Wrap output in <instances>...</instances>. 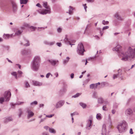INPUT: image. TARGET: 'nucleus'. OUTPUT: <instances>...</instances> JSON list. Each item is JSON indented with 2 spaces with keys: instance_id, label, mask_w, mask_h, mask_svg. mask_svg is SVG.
I'll return each mask as SVG.
<instances>
[{
  "instance_id": "nucleus-1",
  "label": "nucleus",
  "mask_w": 135,
  "mask_h": 135,
  "mask_svg": "<svg viewBox=\"0 0 135 135\" xmlns=\"http://www.w3.org/2000/svg\"><path fill=\"white\" fill-rule=\"evenodd\" d=\"M121 47L119 45H117L113 48V50L117 51L119 54L123 55L121 60L124 61H127L128 59L130 60L135 58V48L134 49L129 47L127 51L125 53L122 52L121 50Z\"/></svg>"
},
{
  "instance_id": "nucleus-2",
  "label": "nucleus",
  "mask_w": 135,
  "mask_h": 135,
  "mask_svg": "<svg viewBox=\"0 0 135 135\" xmlns=\"http://www.w3.org/2000/svg\"><path fill=\"white\" fill-rule=\"evenodd\" d=\"M128 124L124 121L119 123L117 126V128L119 133L125 132L127 129Z\"/></svg>"
},
{
  "instance_id": "nucleus-3",
  "label": "nucleus",
  "mask_w": 135,
  "mask_h": 135,
  "mask_svg": "<svg viewBox=\"0 0 135 135\" xmlns=\"http://www.w3.org/2000/svg\"><path fill=\"white\" fill-rule=\"evenodd\" d=\"M41 60L38 56H36L34 59L32 67L35 70H37L39 67Z\"/></svg>"
},
{
  "instance_id": "nucleus-4",
  "label": "nucleus",
  "mask_w": 135,
  "mask_h": 135,
  "mask_svg": "<svg viewBox=\"0 0 135 135\" xmlns=\"http://www.w3.org/2000/svg\"><path fill=\"white\" fill-rule=\"evenodd\" d=\"M44 6L47 9H44L42 11H38V12L42 15H45L47 13H50V9L49 7L47 5V3L46 2H43Z\"/></svg>"
},
{
  "instance_id": "nucleus-5",
  "label": "nucleus",
  "mask_w": 135,
  "mask_h": 135,
  "mask_svg": "<svg viewBox=\"0 0 135 135\" xmlns=\"http://www.w3.org/2000/svg\"><path fill=\"white\" fill-rule=\"evenodd\" d=\"M84 51L83 45L81 43L79 44L77 48V52L80 55H83Z\"/></svg>"
},
{
  "instance_id": "nucleus-6",
  "label": "nucleus",
  "mask_w": 135,
  "mask_h": 135,
  "mask_svg": "<svg viewBox=\"0 0 135 135\" xmlns=\"http://www.w3.org/2000/svg\"><path fill=\"white\" fill-rule=\"evenodd\" d=\"M11 95V94L10 91H7L5 92L4 94V97L5 99H6V101H9Z\"/></svg>"
},
{
  "instance_id": "nucleus-7",
  "label": "nucleus",
  "mask_w": 135,
  "mask_h": 135,
  "mask_svg": "<svg viewBox=\"0 0 135 135\" xmlns=\"http://www.w3.org/2000/svg\"><path fill=\"white\" fill-rule=\"evenodd\" d=\"M92 120H87L86 121V128L87 130L90 129L91 127Z\"/></svg>"
},
{
  "instance_id": "nucleus-8",
  "label": "nucleus",
  "mask_w": 135,
  "mask_h": 135,
  "mask_svg": "<svg viewBox=\"0 0 135 135\" xmlns=\"http://www.w3.org/2000/svg\"><path fill=\"white\" fill-rule=\"evenodd\" d=\"M132 113L133 111L131 108H128L125 110V114L127 116H129L132 115Z\"/></svg>"
},
{
  "instance_id": "nucleus-9",
  "label": "nucleus",
  "mask_w": 135,
  "mask_h": 135,
  "mask_svg": "<svg viewBox=\"0 0 135 135\" xmlns=\"http://www.w3.org/2000/svg\"><path fill=\"white\" fill-rule=\"evenodd\" d=\"M102 135H107V130L105 125L103 124L102 126Z\"/></svg>"
},
{
  "instance_id": "nucleus-10",
  "label": "nucleus",
  "mask_w": 135,
  "mask_h": 135,
  "mask_svg": "<svg viewBox=\"0 0 135 135\" xmlns=\"http://www.w3.org/2000/svg\"><path fill=\"white\" fill-rule=\"evenodd\" d=\"M12 5V9L14 11H16L17 9V6L15 3L13 1L11 2Z\"/></svg>"
},
{
  "instance_id": "nucleus-11",
  "label": "nucleus",
  "mask_w": 135,
  "mask_h": 135,
  "mask_svg": "<svg viewBox=\"0 0 135 135\" xmlns=\"http://www.w3.org/2000/svg\"><path fill=\"white\" fill-rule=\"evenodd\" d=\"M64 102L62 101H60L58 102L56 104V107L58 108L61 107L64 104Z\"/></svg>"
},
{
  "instance_id": "nucleus-12",
  "label": "nucleus",
  "mask_w": 135,
  "mask_h": 135,
  "mask_svg": "<svg viewBox=\"0 0 135 135\" xmlns=\"http://www.w3.org/2000/svg\"><path fill=\"white\" fill-rule=\"evenodd\" d=\"M28 118H30L32 117L34 115V113L31 111L28 110Z\"/></svg>"
},
{
  "instance_id": "nucleus-13",
  "label": "nucleus",
  "mask_w": 135,
  "mask_h": 135,
  "mask_svg": "<svg viewBox=\"0 0 135 135\" xmlns=\"http://www.w3.org/2000/svg\"><path fill=\"white\" fill-rule=\"evenodd\" d=\"M12 36L13 34H12L11 35H9L8 34H4L3 35V37L4 39H7L11 37H12Z\"/></svg>"
},
{
  "instance_id": "nucleus-14",
  "label": "nucleus",
  "mask_w": 135,
  "mask_h": 135,
  "mask_svg": "<svg viewBox=\"0 0 135 135\" xmlns=\"http://www.w3.org/2000/svg\"><path fill=\"white\" fill-rule=\"evenodd\" d=\"M32 82L33 84L34 85L40 86L42 84V83L37 81H33Z\"/></svg>"
},
{
  "instance_id": "nucleus-15",
  "label": "nucleus",
  "mask_w": 135,
  "mask_h": 135,
  "mask_svg": "<svg viewBox=\"0 0 135 135\" xmlns=\"http://www.w3.org/2000/svg\"><path fill=\"white\" fill-rule=\"evenodd\" d=\"M97 84H93L90 85V88L91 89H95L97 88Z\"/></svg>"
},
{
  "instance_id": "nucleus-16",
  "label": "nucleus",
  "mask_w": 135,
  "mask_h": 135,
  "mask_svg": "<svg viewBox=\"0 0 135 135\" xmlns=\"http://www.w3.org/2000/svg\"><path fill=\"white\" fill-rule=\"evenodd\" d=\"M49 62L52 65H54L58 62V61L54 60H49Z\"/></svg>"
},
{
  "instance_id": "nucleus-17",
  "label": "nucleus",
  "mask_w": 135,
  "mask_h": 135,
  "mask_svg": "<svg viewBox=\"0 0 135 135\" xmlns=\"http://www.w3.org/2000/svg\"><path fill=\"white\" fill-rule=\"evenodd\" d=\"M109 27L108 26H104V27H103V29L102 31V32L100 30V33L101 35V36H102L103 35V30H105L106 29H107L109 28Z\"/></svg>"
},
{
  "instance_id": "nucleus-18",
  "label": "nucleus",
  "mask_w": 135,
  "mask_h": 135,
  "mask_svg": "<svg viewBox=\"0 0 135 135\" xmlns=\"http://www.w3.org/2000/svg\"><path fill=\"white\" fill-rule=\"evenodd\" d=\"M115 17L116 18L118 19L122 20H123V18L121 17H120L119 15V14L118 13H116L115 15Z\"/></svg>"
},
{
  "instance_id": "nucleus-19",
  "label": "nucleus",
  "mask_w": 135,
  "mask_h": 135,
  "mask_svg": "<svg viewBox=\"0 0 135 135\" xmlns=\"http://www.w3.org/2000/svg\"><path fill=\"white\" fill-rule=\"evenodd\" d=\"M23 45L26 46H27L30 45L28 41L26 40L23 41Z\"/></svg>"
},
{
  "instance_id": "nucleus-20",
  "label": "nucleus",
  "mask_w": 135,
  "mask_h": 135,
  "mask_svg": "<svg viewBox=\"0 0 135 135\" xmlns=\"http://www.w3.org/2000/svg\"><path fill=\"white\" fill-rule=\"evenodd\" d=\"M96 118L98 120H100L102 119L101 115L100 113L97 114L96 115Z\"/></svg>"
},
{
  "instance_id": "nucleus-21",
  "label": "nucleus",
  "mask_w": 135,
  "mask_h": 135,
  "mask_svg": "<svg viewBox=\"0 0 135 135\" xmlns=\"http://www.w3.org/2000/svg\"><path fill=\"white\" fill-rule=\"evenodd\" d=\"M98 102L99 104H102L103 102V100L102 98H99L98 99Z\"/></svg>"
},
{
  "instance_id": "nucleus-22",
  "label": "nucleus",
  "mask_w": 135,
  "mask_h": 135,
  "mask_svg": "<svg viewBox=\"0 0 135 135\" xmlns=\"http://www.w3.org/2000/svg\"><path fill=\"white\" fill-rule=\"evenodd\" d=\"M22 32V31L18 30L16 32L15 34L17 35H19L21 34Z\"/></svg>"
},
{
  "instance_id": "nucleus-23",
  "label": "nucleus",
  "mask_w": 135,
  "mask_h": 135,
  "mask_svg": "<svg viewBox=\"0 0 135 135\" xmlns=\"http://www.w3.org/2000/svg\"><path fill=\"white\" fill-rule=\"evenodd\" d=\"M28 0H20V3L21 4H26Z\"/></svg>"
},
{
  "instance_id": "nucleus-24",
  "label": "nucleus",
  "mask_w": 135,
  "mask_h": 135,
  "mask_svg": "<svg viewBox=\"0 0 135 135\" xmlns=\"http://www.w3.org/2000/svg\"><path fill=\"white\" fill-rule=\"evenodd\" d=\"M70 9L69 11V13L70 15H71L73 13L72 10H73V7L71 6H70Z\"/></svg>"
},
{
  "instance_id": "nucleus-25",
  "label": "nucleus",
  "mask_w": 135,
  "mask_h": 135,
  "mask_svg": "<svg viewBox=\"0 0 135 135\" xmlns=\"http://www.w3.org/2000/svg\"><path fill=\"white\" fill-rule=\"evenodd\" d=\"M81 94V93H78L74 95L72 97L74 98L80 96Z\"/></svg>"
},
{
  "instance_id": "nucleus-26",
  "label": "nucleus",
  "mask_w": 135,
  "mask_h": 135,
  "mask_svg": "<svg viewBox=\"0 0 135 135\" xmlns=\"http://www.w3.org/2000/svg\"><path fill=\"white\" fill-rule=\"evenodd\" d=\"M49 130L50 132L51 133H55V131L52 128H49Z\"/></svg>"
},
{
  "instance_id": "nucleus-27",
  "label": "nucleus",
  "mask_w": 135,
  "mask_h": 135,
  "mask_svg": "<svg viewBox=\"0 0 135 135\" xmlns=\"http://www.w3.org/2000/svg\"><path fill=\"white\" fill-rule=\"evenodd\" d=\"M22 74V72L20 71H19L18 72V76L19 77H20L21 76Z\"/></svg>"
},
{
  "instance_id": "nucleus-28",
  "label": "nucleus",
  "mask_w": 135,
  "mask_h": 135,
  "mask_svg": "<svg viewBox=\"0 0 135 135\" xmlns=\"http://www.w3.org/2000/svg\"><path fill=\"white\" fill-rule=\"evenodd\" d=\"M12 120V118L11 117H9L7 118L6 119L5 122V123L7 122L8 121H11Z\"/></svg>"
},
{
  "instance_id": "nucleus-29",
  "label": "nucleus",
  "mask_w": 135,
  "mask_h": 135,
  "mask_svg": "<svg viewBox=\"0 0 135 135\" xmlns=\"http://www.w3.org/2000/svg\"><path fill=\"white\" fill-rule=\"evenodd\" d=\"M11 74L15 76V78L16 79H17V73L16 72H13L11 73Z\"/></svg>"
},
{
  "instance_id": "nucleus-30",
  "label": "nucleus",
  "mask_w": 135,
  "mask_h": 135,
  "mask_svg": "<svg viewBox=\"0 0 135 135\" xmlns=\"http://www.w3.org/2000/svg\"><path fill=\"white\" fill-rule=\"evenodd\" d=\"M109 23V22L108 21H105L104 20H103L102 21V23L104 25L108 24Z\"/></svg>"
},
{
  "instance_id": "nucleus-31",
  "label": "nucleus",
  "mask_w": 135,
  "mask_h": 135,
  "mask_svg": "<svg viewBox=\"0 0 135 135\" xmlns=\"http://www.w3.org/2000/svg\"><path fill=\"white\" fill-rule=\"evenodd\" d=\"M69 59H70V58L69 57H67L66 60H64V63L65 64V63H67L68 62Z\"/></svg>"
},
{
  "instance_id": "nucleus-32",
  "label": "nucleus",
  "mask_w": 135,
  "mask_h": 135,
  "mask_svg": "<svg viewBox=\"0 0 135 135\" xmlns=\"http://www.w3.org/2000/svg\"><path fill=\"white\" fill-rule=\"evenodd\" d=\"M37 104V102L36 101H34L31 103L30 104L31 105H36Z\"/></svg>"
},
{
  "instance_id": "nucleus-33",
  "label": "nucleus",
  "mask_w": 135,
  "mask_h": 135,
  "mask_svg": "<svg viewBox=\"0 0 135 135\" xmlns=\"http://www.w3.org/2000/svg\"><path fill=\"white\" fill-rule=\"evenodd\" d=\"M30 27V29H31L32 31L35 30L36 28V27L33 26H31Z\"/></svg>"
},
{
  "instance_id": "nucleus-34",
  "label": "nucleus",
  "mask_w": 135,
  "mask_h": 135,
  "mask_svg": "<svg viewBox=\"0 0 135 135\" xmlns=\"http://www.w3.org/2000/svg\"><path fill=\"white\" fill-rule=\"evenodd\" d=\"M93 97L94 98H97V93L95 92H94L93 93Z\"/></svg>"
},
{
  "instance_id": "nucleus-35",
  "label": "nucleus",
  "mask_w": 135,
  "mask_h": 135,
  "mask_svg": "<svg viewBox=\"0 0 135 135\" xmlns=\"http://www.w3.org/2000/svg\"><path fill=\"white\" fill-rule=\"evenodd\" d=\"M4 101V98H0V103H2Z\"/></svg>"
},
{
  "instance_id": "nucleus-36",
  "label": "nucleus",
  "mask_w": 135,
  "mask_h": 135,
  "mask_svg": "<svg viewBox=\"0 0 135 135\" xmlns=\"http://www.w3.org/2000/svg\"><path fill=\"white\" fill-rule=\"evenodd\" d=\"M119 75L118 74H114L113 76V79H114L117 78V76Z\"/></svg>"
},
{
  "instance_id": "nucleus-37",
  "label": "nucleus",
  "mask_w": 135,
  "mask_h": 135,
  "mask_svg": "<svg viewBox=\"0 0 135 135\" xmlns=\"http://www.w3.org/2000/svg\"><path fill=\"white\" fill-rule=\"evenodd\" d=\"M62 30V28L60 27H59L57 29V31L59 32H60Z\"/></svg>"
},
{
  "instance_id": "nucleus-38",
  "label": "nucleus",
  "mask_w": 135,
  "mask_h": 135,
  "mask_svg": "<svg viewBox=\"0 0 135 135\" xmlns=\"http://www.w3.org/2000/svg\"><path fill=\"white\" fill-rule=\"evenodd\" d=\"M122 70L120 69H119L118 70V73L119 75H121V72H122Z\"/></svg>"
},
{
  "instance_id": "nucleus-39",
  "label": "nucleus",
  "mask_w": 135,
  "mask_h": 135,
  "mask_svg": "<svg viewBox=\"0 0 135 135\" xmlns=\"http://www.w3.org/2000/svg\"><path fill=\"white\" fill-rule=\"evenodd\" d=\"M24 27H30L29 25L28 24H27V23L24 24Z\"/></svg>"
},
{
  "instance_id": "nucleus-40",
  "label": "nucleus",
  "mask_w": 135,
  "mask_h": 135,
  "mask_svg": "<svg viewBox=\"0 0 135 135\" xmlns=\"http://www.w3.org/2000/svg\"><path fill=\"white\" fill-rule=\"evenodd\" d=\"M54 115V114L50 115H46V117L48 118H51Z\"/></svg>"
},
{
  "instance_id": "nucleus-41",
  "label": "nucleus",
  "mask_w": 135,
  "mask_h": 135,
  "mask_svg": "<svg viewBox=\"0 0 135 135\" xmlns=\"http://www.w3.org/2000/svg\"><path fill=\"white\" fill-rule=\"evenodd\" d=\"M106 105H104L102 107L103 110H107V109H106Z\"/></svg>"
},
{
  "instance_id": "nucleus-42",
  "label": "nucleus",
  "mask_w": 135,
  "mask_h": 135,
  "mask_svg": "<svg viewBox=\"0 0 135 135\" xmlns=\"http://www.w3.org/2000/svg\"><path fill=\"white\" fill-rule=\"evenodd\" d=\"M80 105L83 108H84V104L82 103H80Z\"/></svg>"
},
{
  "instance_id": "nucleus-43",
  "label": "nucleus",
  "mask_w": 135,
  "mask_h": 135,
  "mask_svg": "<svg viewBox=\"0 0 135 135\" xmlns=\"http://www.w3.org/2000/svg\"><path fill=\"white\" fill-rule=\"evenodd\" d=\"M26 87L27 88L29 87L30 86V85L29 84V83L27 82L26 83Z\"/></svg>"
},
{
  "instance_id": "nucleus-44",
  "label": "nucleus",
  "mask_w": 135,
  "mask_h": 135,
  "mask_svg": "<svg viewBox=\"0 0 135 135\" xmlns=\"http://www.w3.org/2000/svg\"><path fill=\"white\" fill-rule=\"evenodd\" d=\"M56 44H57V45L59 46V47H60L61 46V45H62V44H61V42H59V43H56Z\"/></svg>"
},
{
  "instance_id": "nucleus-45",
  "label": "nucleus",
  "mask_w": 135,
  "mask_h": 135,
  "mask_svg": "<svg viewBox=\"0 0 135 135\" xmlns=\"http://www.w3.org/2000/svg\"><path fill=\"white\" fill-rule=\"evenodd\" d=\"M78 114V113H77L74 112V113H73L71 114V116L72 117H73V115H76V114L77 115Z\"/></svg>"
},
{
  "instance_id": "nucleus-46",
  "label": "nucleus",
  "mask_w": 135,
  "mask_h": 135,
  "mask_svg": "<svg viewBox=\"0 0 135 135\" xmlns=\"http://www.w3.org/2000/svg\"><path fill=\"white\" fill-rule=\"evenodd\" d=\"M86 1L89 2H93L94 1V0H86Z\"/></svg>"
},
{
  "instance_id": "nucleus-47",
  "label": "nucleus",
  "mask_w": 135,
  "mask_h": 135,
  "mask_svg": "<svg viewBox=\"0 0 135 135\" xmlns=\"http://www.w3.org/2000/svg\"><path fill=\"white\" fill-rule=\"evenodd\" d=\"M129 133L131 134H133V132L132 131V128L130 129L129 131Z\"/></svg>"
},
{
  "instance_id": "nucleus-48",
  "label": "nucleus",
  "mask_w": 135,
  "mask_h": 135,
  "mask_svg": "<svg viewBox=\"0 0 135 135\" xmlns=\"http://www.w3.org/2000/svg\"><path fill=\"white\" fill-rule=\"evenodd\" d=\"M51 74L50 73H48L46 75V77L47 78H49V76Z\"/></svg>"
},
{
  "instance_id": "nucleus-49",
  "label": "nucleus",
  "mask_w": 135,
  "mask_h": 135,
  "mask_svg": "<svg viewBox=\"0 0 135 135\" xmlns=\"http://www.w3.org/2000/svg\"><path fill=\"white\" fill-rule=\"evenodd\" d=\"M116 112V111L115 110L113 109L112 110V113L113 114H114Z\"/></svg>"
},
{
  "instance_id": "nucleus-50",
  "label": "nucleus",
  "mask_w": 135,
  "mask_h": 135,
  "mask_svg": "<svg viewBox=\"0 0 135 135\" xmlns=\"http://www.w3.org/2000/svg\"><path fill=\"white\" fill-rule=\"evenodd\" d=\"M71 78H73L74 77V74L73 73H72L71 75Z\"/></svg>"
},
{
  "instance_id": "nucleus-51",
  "label": "nucleus",
  "mask_w": 135,
  "mask_h": 135,
  "mask_svg": "<svg viewBox=\"0 0 135 135\" xmlns=\"http://www.w3.org/2000/svg\"><path fill=\"white\" fill-rule=\"evenodd\" d=\"M55 75H56V77H57L59 75L57 73H55Z\"/></svg>"
},
{
  "instance_id": "nucleus-52",
  "label": "nucleus",
  "mask_w": 135,
  "mask_h": 135,
  "mask_svg": "<svg viewBox=\"0 0 135 135\" xmlns=\"http://www.w3.org/2000/svg\"><path fill=\"white\" fill-rule=\"evenodd\" d=\"M36 6L39 7H41V6L39 3H37L36 5Z\"/></svg>"
},
{
  "instance_id": "nucleus-53",
  "label": "nucleus",
  "mask_w": 135,
  "mask_h": 135,
  "mask_svg": "<svg viewBox=\"0 0 135 135\" xmlns=\"http://www.w3.org/2000/svg\"><path fill=\"white\" fill-rule=\"evenodd\" d=\"M86 4H85V11L86 12V8H87V7L86 5Z\"/></svg>"
},
{
  "instance_id": "nucleus-54",
  "label": "nucleus",
  "mask_w": 135,
  "mask_h": 135,
  "mask_svg": "<svg viewBox=\"0 0 135 135\" xmlns=\"http://www.w3.org/2000/svg\"><path fill=\"white\" fill-rule=\"evenodd\" d=\"M44 106V104H40V107H43Z\"/></svg>"
},
{
  "instance_id": "nucleus-55",
  "label": "nucleus",
  "mask_w": 135,
  "mask_h": 135,
  "mask_svg": "<svg viewBox=\"0 0 135 135\" xmlns=\"http://www.w3.org/2000/svg\"><path fill=\"white\" fill-rule=\"evenodd\" d=\"M24 103L23 102H19L17 103V104H20L22 103Z\"/></svg>"
},
{
  "instance_id": "nucleus-56",
  "label": "nucleus",
  "mask_w": 135,
  "mask_h": 135,
  "mask_svg": "<svg viewBox=\"0 0 135 135\" xmlns=\"http://www.w3.org/2000/svg\"><path fill=\"white\" fill-rule=\"evenodd\" d=\"M20 114H19V116H20L22 114V112L21 111V110H20Z\"/></svg>"
},
{
  "instance_id": "nucleus-57",
  "label": "nucleus",
  "mask_w": 135,
  "mask_h": 135,
  "mask_svg": "<svg viewBox=\"0 0 135 135\" xmlns=\"http://www.w3.org/2000/svg\"><path fill=\"white\" fill-rule=\"evenodd\" d=\"M89 80H90V79H86V80L85 82H86L87 83L88 82H89Z\"/></svg>"
},
{
  "instance_id": "nucleus-58",
  "label": "nucleus",
  "mask_w": 135,
  "mask_h": 135,
  "mask_svg": "<svg viewBox=\"0 0 135 135\" xmlns=\"http://www.w3.org/2000/svg\"><path fill=\"white\" fill-rule=\"evenodd\" d=\"M95 38L97 39H99V37L97 36H95Z\"/></svg>"
},
{
  "instance_id": "nucleus-59",
  "label": "nucleus",
  "mask_w": 135,
  "mask_h": 135,
  "mask_svg": "<svg viewBox=\"0 0 135 135\" xmlns=\"http://www.w3.org/2000/svg\"><path fill=\"white\" fill-rule=\"evenodd\" d=\"M46 129V130H47L48 128H49L47 126H45L44 127Z\"/></svg>"
},
{
  "instance_id": "nucleus-60",
  "label": "nucleus",
  "mask_w": 135,
  "mask_h": 135,
  "mask_svg": "<svg viewBox=\"0 0 135 135\" xmlns=\"http://www.w3.org/2000/svg\"><path fill=\"white\" fill-rule=\"evenodd\" d=\"M95 84H97V86L98 85H99L100 84V83L99 82H98V83H96Z\"/></svg>"
},
{
  "instance_id": "nucleus-61",
  "label": "nucleus",
  "mask_w": 135,
  "mask_h": 135,
  "mask_svg": "<svg viewBox=\"0 0 135 135\" xmlns=\"http://www.w3.org/2000/svg\"><path fill=\"white\" fill-rule=\"evenodd\" d=\"M3 41V39L2 38H0V42L2 41Z\"/></svg>"
},
{
  "instance_id": "nucleus-62",
  "label": "nucleus",
  "mask_w": 135,
  "mask_h": 135,
  "mask_svg": "<svg viewBox=\"0 0 135 135\" xmlns=\"http://www.w3.org/2000/svg\"><path fill=\"white\" fill-rule=\"evenodd\" d=\"M17 65L18 66V67L20 69L21 68V66L19 65V64H18Z\"/></svg>"
},
{
  "instance_id": "nucleus-63",
  "label": "nucleus",
  "mask_w": 135,
  "mask_h": 135,
  "mask_svg": "<svg viewBox=\"0 0 135 135\" xmlns=\"http://www.w3.org/2000/svg\"><path fill=\"white\" fill-rule=\"evenodd\" d=\"M119 33H114V34L115 35H116Z\"/></svg>"
},
{
  "instance_id": "nucleus-64",
  "label": "nucleus",
  "mask_w": 135,
  "mask_h": 135,
  "mask_svg": "<svg viewBox=\"0 0 135 135\" xmlns=\"http://www.w3.org/2000/svg\"><path fill=\"white\" fill-rule=\"evenodd\" d=\"M43 135H48L46 133H44L43 134Z\"/></svg>"
}]
</instances>
